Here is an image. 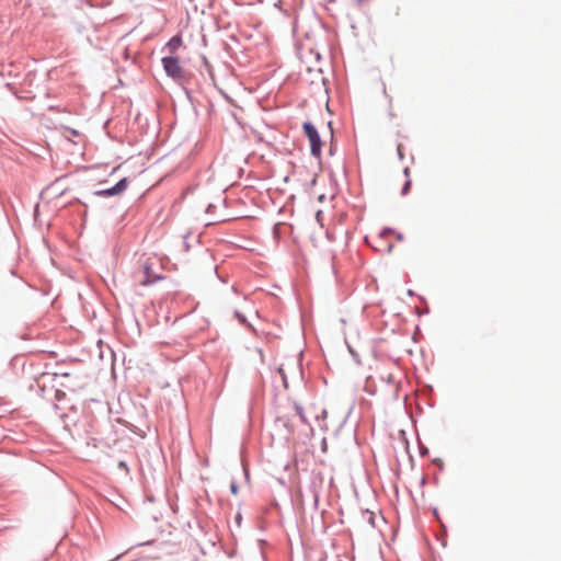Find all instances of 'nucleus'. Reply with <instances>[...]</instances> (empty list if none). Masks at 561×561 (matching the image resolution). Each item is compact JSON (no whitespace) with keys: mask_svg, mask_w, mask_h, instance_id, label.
Here are the masks:
<instances>
[{"mask_svg":"<svg viewBox=\"0 0 561 561\" xmlns=\"http://www.w3.org/2000/svg\"><path fill=\"white\" fill-rule=\"evenodd\" d=\"M84 415L89 420V433L101 435L103 434V426L110 423L111 408L107 402L90 399L83 405Z\"/></svg>","mask_w":561,"mask_h":561,"instance_id":"1","label":"nucleus"},{"mask_svg":"<svg viewBox=\"0 0 561 561\" xmlns=\"http://www.w3.org/2000/svg\"><path fill=\"white\" fill-rule=\"evenodd\" d=\"M301 128H302L304 135L307 137V139L309 141L310 154L313 158L321 160L323 141L318 131V128L310 121L304 122L301 125Z\"/></svg>","mask_w":561,"mask_h":561,"instance_id":"2","label":"nucleus"},{"mask_svg":"<svg viewBox=\"0 0 561 561\" xmlns=\"http://www.w3.org/2000/svg\"><path fill=\"white\" fill-rule=\"evenodd\" d=\"M161 64L167 77L179 83L184 80V70L180 65L179 57L172 55L164 56L161 59Z\"/></svg>","mask_w":561,"mask_h":561,"instance_id":"3","label":"nucleus"},{"mask_svg":"<svg viewBox=\"0 0 561 561\" xmlns=\"http://www.w3.org/2000/svg\"><path fill=\"white\" fill-rule=\"evenodd\" d=\"M129 180L128 178H122L113 186L108 188L98 190L93 194L99 197H113L124 193L127 190Z\"/></svg>","mask_w":561,"mask_h":561,"instance_id":"4","label":"nucleus"},{"mask_svg":"<svg viewBox=\"0 0 561 561\" xmlns=\"http://www.w3.org/2000/svg\"><path fill=\"white\" fill-rule=\"evenodd\" d=\"M142 274H144V279L141 280V285H144V286H151L164 278V276L162 274H159L153 270L152 264L149 263V261H146L144 263Z\"/></svg>","mask_w":561,"mask_h":561,"instance_id":"5","label":"nucleus"},{"mask_svg":"<svg viewBox=\"0 0 561 561\" xmlns=\"http://www.w3.org/2000/svg\"><path fill=\"white\" fill-rule=\"evenodd\" d=\"M183 45V38L181 33L173 35L164 45L163 49L168 50L173 56L178 49Z\"/></svg>","mask_w":561,"mask_h":561,"instance_id":"6","label":"nucleus"},{"mask_svg":"<svg viewBox=\"0 0 561 561\" xmlns=\"http://www.w3.org/2000/svg\"><path fill=\"white\" fill-rule=\"evenodd\" d=\"M233 316L240 324L248 328L253 334H257L256 329L248 321L247 317L241 311L234 310Z\"/></svg>","mask_w":561,"mask_h":561,"instance_id":"7","label":"nucleus"},{"mask_svg":"<svg viewBox=\"0 0 561 561\" xmlns=\"http://www.w3.org/2000/svg\"><path fill=\"white\" fill-rule=\"evenodd\" d=\"M275 422L285 428L287 435L294 434L295 427L291 425L288 416H278Z\"/></svg>","mask_w":561,"mask_h":561,"instance_id":"8","label":"nucleus"},{"mask_svg":"<svg viewBox=\"0 0 561 561\" xmlns=\"http://www.w3.org/2000/svg\"><path fill=\"white\" fill-rule=\"evenodd\" d=\"M55 400L56 403L54 404L55 409L59 410L61 409V403L67 400V393L60 389L55 390Z\"/></svg>","mask_w":561,"mask_h":561,"instance_id":"9","label":"nucleus"},{"mask_svg":"<svg viewBox=\"0 0 561 561\" xmlns=\"http://www.w3.org/2000/svg\"><path fill=\"white\" fill-rule=\"evenodd\" d=\"M294 409L297 413V415L299 416L300 421L304 423V424H308V419L305 414V410H304V407L298 403V402H294Z\"/></svg>","mask_w":561,"mask_h":561,"instance_id":"10","label":"nucleus"},{"mask_svg":"<svg viewBox=\"0 0 561 561\" xmlns=\"http://www.w3.org/2000/svg\"><path fill=\"white\" fill-rule=\"evenodd\" d=\"M116 467L126 478L129 476V467L125 460H118Z\"/></svg>","mask_w":561,"mask_h":561,"instance_id":"11","label":"nucleus"},{"mask_svg":"<svg viewBox=\"0 0 561 561\" xmlns=\"http://www.w3.org/2000/svg\"><path fill=\"white\" fill-rule=\"evenodd\" d=\"M433 512V515L435 517V519L439 523L440 525V528L444 530V535H447V527L446 525L443 523L442 518H440V515H439V512H438V508L437 507H434L432 510Z\"/></svg>","mask_w":561,"mask_h":561,"instance_id":"12","label":"nucleus"},{"mask_svg":"<svg viewBox=\"0 0 561 561\" xmlns=\"http://www.w3.org/2000/svg\"><path fill=\"white\" fill-rule=\"evenodd\" d=\"M363 515H364V517H366V516H367V518H366V519H367V523H368L369 525H371V527H374V528H375V527H376V524H375V520H376L375 514H374L373 512H370L369 510H366V511H364V512H363Z\"/></svg>","mask_w":561,"mask_h":561,"instance_id":"13","label":"nucleus"},{"mask_svg":"<svg viewBox=\"0 0 561 561\" xmlns=\"http://www.w3.org/2000/svg\"><path fill=\"white\" fill-rule=\"evenodd\" d=\"M419 444V453L421 457H426L430 453L428 448L421 442V439H417Z\"/></svg>","mask_w":561,"mask_h":561,"instance_id":"14","label":"nucleus"},{"mask_svg":"<svg viewBox=\"0 0 561 561\" xmlns=\"http://www.w3.org/2000/svg\"><path fill=\"white\" fill-rule=\"evenodd\" d=\"M5 87H7V88H8V89H9V90L14 94V96H15L16 99H19V100H23V99H25V96L20 95V92H18V91L15 90V88H14L13 83L8 82V83H5Z\"/></svg>","mask_w":561,"mask_h":561,"instance_id":"15","label":"nucleus"},{"mask_svg":"<svg viewBox=\"0 0 561 561\" xmlns=\"http://www.w3.org/2000/svg\"><path fill=\"white\" fill-rule=\"evenodd\" d=\"M411 185H412V182L410 179H407L405 182L403 183L402 185V188H401V195L404 196L409 193L410 188H411Z\"/></svg>","mask_w":561,"mask_h":561,"instance_id":"16","label":"nucleus"},{"mask_svg":"<svg viewBox=\"0 0 561 561\" xmlns=\"http://www.w3.org/2000/svg\"><path fill=\"white\" fill-rule=\"evenodd\" d=\"M61 409H69L71 411H77V407L70 401V399L67 397V400L62 402Z\"/></svg>","mask_w":561,"mask_h":561,"instance_id":"17","label":"nucleus"},{"mask_svg":"<svg viewBox=\"0 0 561 561\" xmlns=\"http://www.w3.org/2000/svg\"><path fill=\"white\" fill-rule=\"evenodd\" d=\"M61 409H69L71 411H77V407L70 401V399L67 397V400L62 402Z\"/></svg>","mask_w":561,"mask_h":561,"instance_id":"18","label":"nucleus"},{"mask_svg":"<svg viewBox=\"0 0 561 561\" xmlns=\"http://www.w3.org/2000/svg\"><path fill=\"white\" fill-rule=\"evenodd\" d=\"M396 230L391 227H383L379 232L380 238H386L388 234L394 233Z\"/></svg>","mask_w":561,"mask_h":561,"instance_id":"19","label":"nucleus"},{"mask_svg":"<svg viewBox=\"0 0 561 561\" xmlns=\"http://www.w3.org/2000/svg\"><path fill=\"white\" fill-rule=\"evenodd\" d=\"M278 373H279V375L282 377V381H283L284 387L288 388L287 376H286V373H285V370H284V368L282 366L278 368Z\"/></svg>","mask_w":561,"mask_h":561,"instance_id":"20","label":"nucleus"},{"mask_svg":"<svg viewBox=\"0 0 561 561\" xmlns=\"http://www.w3.org/2000/svg\"><path fill=\"white\" fill-rule=\"evenodd\" d=\"M347 348H348V352H350L351 356L353 357V359L356 363H359V355H358V353L350 344H347Z\"/></svg>","mask_w":561,"mask_h":561,"instance_id":"21","label":"nucleus"},{"mask_svg":"<svg viewBox=\"0 0 561 561\" xmlns=\"http://www.w3.org/2000/svg\"><path fill=\"white\" fill-rule=\"evenodd\" d=\"M229 489H230V492H231L233 495H237V494H238V492H239V485H238V482L233 480V481L230 483Z\"/></svg>","mask_w":561,"mask_h":561,"instance_id":"22","label":"nucleus"},{"mask_svg":"<svg viewBox=\"0 0 561 561\" xmlns=\"http://www.w3.org/2000/svg\"><path fill=\"white\" fill-rule=\"evenodd\" d=\"M445 537H446V535H444V530H443V529H442V534H438V535L436 536V539H437L438 541H440V542H442V546H443V547H446V546H447V541H446V538H445Z\"/></svg>","mask_w":561,"mask_h":561,"instance_id":"23","label":"nucleus"},{"mask_svg":"<svg viewBox=\"0 0 561 561\" xmlns=\"http://www.w3.org/2000/svg\"><path fill=\"white\" fill-rule=\"evenodd\" d=\"M433 463H435L439 470H443L444 469V462L440 458H434L433 460Z\"/></svg>","mask_w":561,"mask_h":561,"instance_id":"24","label":"nucleus"},{"mask_svg":"<svg viewBox=\"0 0 561 561\" xmlns=\"http://www.w3.org/2000/svg\"><path fill=\"white\" fill-rule=\"evenodd\" d=\"M234 523L238 527L241 526V523H242V514L241 512H237L236 516H234Z\"/></svg>","mask_w":561,"mask_h":561,"instance_id":"25","label":"nucleus"},{"mask_svg":"<svg viewBox=\"0 0 561 561\" xmlns=\"http://www.w3.org/2000/svg\"><path fill=\"white\" fill-rule=\"evenodd\" d=\"M397 153H398L399 159H400V160H403L404 154H403V152H402V147H401V145H399V146H398V148H397Z\"/></svg>","mask_w":561,"mask_h":561,"instance_id":"26","label":"nucleus"},{"mask_svg":"<svg viewBox=\"0 0 561 561\" xmlns=\"http://www.w3.org/2000/svg\"><path fill=\"white\" fill-rule=\"evenodd\" d=\"M334 151H335L334 139L333 140L331 139V145H330V148H329V153L331 156H333Z\"/></svg>","mask_w":561,"mask_h":561,"instance_id":"27","label":"nucleus"},{"mask_svg":"<svg viewBox=\"0 0 561 561\" xmlns=\"http://www.w3.org/2000/svg\"><path fill=\"white\" fill-rule=\"evenodd\" d=\"M328 128H330V133H331V138L332 140L334 139V134H333V126H332V122H328Z\"/></svg>","mask_w":561,"mask_h":561,"instance_id":"28","label":"nucleus"},{"mask_svg":"<svg viewBox=\"0 0 561 561\" xmlns=\"http://www.w3.org/2000/svg\"><path fill=\"white\" fill-rule=\"evenodd\" d=\"M403 174H404V176H405L407 179H409V176H410V168H409V167H405V168L403 169Z\"/></svg>","mask_w":561,"mask_h":561,"instance_id":"29","label":"nucleus"},{"mask_svg":"<svg viewBox=\"0 0 561 561\" xmlns=\"http://www.w3.org/2000/svg\"><path fill=\"white\" fill-rule=\"evenodd\" d=\"M394 233H396V238L398 241H402L404 239L403 233H401V232H394Z\"/></svg>","mask_w":561,"mask_h":561,"instance_id":"30","label":"nucleus"},{"mask_svg":"<svg viewBox=\"0 0 561 561\" xmlns=\"http://www.w3.org/2000/svg\"><path fill=\"white\" fill-rule=\"evenodd\" d=\"M184 92H185V95L187 96V99L192 100L191 91L188 89L184 88Z\"/></svg>","mask_w":561,"mask_h":561,"instance_id":"31","label":"nucleus"},{"mask_svg":"<svg viewBox=\"0 0 561 561\" xmlns=\"http://www.w3.org/2000/svg\"><path fill=\"white\" fill-rule=\"evenodd\" d=\"M386 381H387L388 383H392V382H393V376H392L391 374H389V375L387 376Z\"/></svg>","mask_w":561,"mask_h":561,"instance_id":"32","label":"nucleus"},{"mask_svg":"<svg viewBox=\"0 0 561 561\" xmlns=\"http://www.w3.org/2000/svg\"><path fill=\"white\" fill-rule=\"evenodd\" d=\"M321 449H322V451L327 450V440H325V438H323V440H322Z\"/></svg>","mask_w":561,"mask_h":561,"instance_id":"33","label":"nucleus"},{"mask_svg":"<svg viewBox=\"0 0 561 561\" xmlns=\"http://www.w3.org/2000/svg\"><path fill=\"white\" fill-rule=\"evenodd\" d=\"M321 216H322V211L318 210L317 214H316L317 220H321Z\"/></svg>","mask_w":561,"mask_h":561,"instance_id":"34","label":"nucleus"},{"mask_svg":"<svg viewBox=\"0 0 561 561\" xmlns=\"http://www.w3.org/2000/svg\"><path fill=\"white\" fill-rule=\"evenodd\" d=\"M425 484H426V478H425V477H423V478L421 479V481H420V485H421V486H424Z\"/></svg>","mask_w":561,"mask_h":561,"instance_id":"35","label":"nucleus"},{"mask_svg":"<svg viewBox=\"0 0 561 561\" xmlns=\"http://www.w3.org/2000/svg\"><path fill=\"white\" fill-rule=\"evenodd\" d=\"M367 393H369L370 396H374L375 394V391H373V388H366L365 389Z\"/></svg>","mask_w":561,"mask_h":561,"instance_id":"36","label":"nucleus"},{"mask_svg":"<svg viewBox=\"0 0 561 561\" xmlns=\"http://www.w3.org/2000/svg\"><path fill=\"white\" fill-rule=\"evenodd\" d=\"M367 393H369L370 396H374L375 394V391H373V388H366L365 389Z\"/></svg>","mask_w":561,"mask_h":561,"instance_id":"37","label":"nucleus"},{"mask_svg":"<svg viewBox=\"0 0 561 561\" xmlns=\"http://www.w3.org/2000/svg\"><path fill=\"white\" fill-rule=\"evenodd\" d=\"M407 294H408L409 296H411V297L415 295L414 290H412V289H408V293H407Z\"/></svg>","mask_w":561,"mask_h":561,"instance_id":"38","label":"nucleus"},{"mask_svg":"<svg viewBox=\"0 0 561 561\" xmlns=\"http://www.w3.org/2000/svg\"><path fill=\"white\" fill-rule=\"evenodd\" d=\"M70 133H71L72 135H75V136H78V135H79V133H78L76 129H70Z\"/></svg>","mask_w":561,"mask_h":561,"instance_id":"39","label":"nucleus"},{"mask_svg":"<svg viewBox=\"0 0 561 561\" xmlns=\"http://www.w3.org/2000/svg\"><path fill=\"white\" fill-rule=\"evenodd\" d=\"M325 236L329 240H332L331 233L329 231L325 232Z\"/></svg>","mask_w":561,"mask_h":561,"instance_id":"40","label":"nucleus"},{"mask_svg":"<svg viewBox=\"0 0 561 561\" xmlns=\"http://www.w3.org/2000/svg\"><path fill=\"white\" fill-rule=\"evenodd\" d=\"M392 248H393V245H392V244H389V245H388L387 251H388V252H391V251H392Z\"/></svg>","mask_w":561,"mask_h":561,"instance_id":"41","label":"nucleus"},{"mask_svg":"<svg viewBox=\"0 0 561 561\" xmlns=\"http://www.w3.org/2000/svg\"><path fill=\"white\" fill-rule=\"evenodd\" d=\"M322 415H323V417H325V416H327V410H323V411H322Z\"/></svg>","mask_w":561,"mask_h":561,"instance_id":"42","label":"nucleus"},{"mask_svg":"<svg viewBox=\"0 0 561 561\" xmlns=\"http://www.w3.org/2000/svg\"><path fill=\"white\" fill-rule=\"evenodd\" d=\"M365 0H356L358 4H362Z\"/></svg>","mask_w":561,"mask_h":561,"instance_id":"43","label":"nucleus"},{"mask_svg":"<svg viewBox=\"0 0 561 561\" xmlns=\"http://www.w3.org/2000/svg\"><path fill=\"white\" fill-rule=\"evenodd\" d=\"M214 207L213 204L208 205L207 211H209V208Z\"/></svg>","mask_w":561,"mask_h":561,"instance_id":"44","label":"nucleus"},{"mask_svg":"<svg viewBox=\"0 0 561 561\" xmlns=\"http://www.w3.org/2000/svg\"><path fill=\"white\" fill-rule=\"evenodd\" d=\"M257 354H261V355L263 354L261 348L257 350Z\"/></svg>","mask_w":561,"mask_h":561,"instance_id":"45","label":"nucleus"},{"mask_svg":"<svg viewBox=\"0 0 561 561\" xmlns=\"http://www.w3.org/2000/svg\"><path fill=\"white\" fill-rule=\"evenodd\" d=\"M260 543H261V545L265 543V540H264V539H261V540H260Z\"/></svg>","mask_w":561,"mask_h":561,"instance_id":"46","label":"nucleus"}]
</instances>
